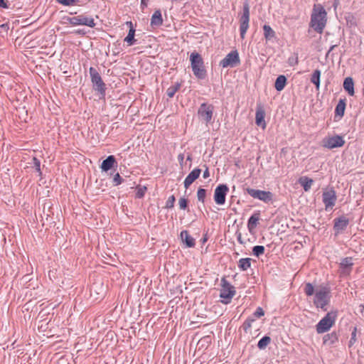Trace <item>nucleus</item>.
<instances>
[{
    "mask_svg": "<svg viewBox=\"0 0 364 364\" xmlns=\"http://www.w3.org/2000/svg\"><path fill=\"white\" fill-rule=\"evenodd\" d=\"M190 61L193 75L198 79L204 80L207 77V71L200 54L196 51L192 52L190 55Z\"/></svg>",
    "mask_w": 364,
    "mask_h": 364,
    "instance_id": "nucleus-2",
    "label": "nucleus"
},
{
    "mask_svg": "<svg viewBox=\"0 0 364 364\" xmlns=\"http://www.w3.org/2000/svg\"><path fill=\"white\" fill-rule=\"evenodd\" d=\"M265 248L262 245H256L252 247V254L259 257L264 253Z\"/></svg>",
    "mask_w": 364,
    "mask_h": 364,
    "instance_id": "nucleus-35",
    "label": "nucleus"
},
{
    "mask_svg": "<svg viewBox=\"0 0 364 364\" xmlns=\"http://www.w3.org/2000/svg\"><path fill=\"white\" fill-rule=\"evenodd\" d=\"M299 183L303 187L304 190L307 192L309 191L314 183V180L306 176L301 177L299 180Z\"/></svg>",
    "mask_w": 364,
    "mask_h": 364,
    "instance_id": "nucleus-27",
    "label": "nucleus"
},
{
    "mask_svg": "<svg viewBox=\"0 0 364 364\" xmlns=\"http://www.w3.org/2000/svg\"><path fill=\"white\" fill-rule=\"evenodd\" d=\"M338 341V335L336 331L326 334L323 337V344L328 346H332Z\"/></svg>",
    "mask_w": 364,
    "mask_h": 364,
    "instance_id": "nucleus-20",
    "label": "nucleus"
},
{
    "mask_svg": "<svg viewBox=\"0 0 364 364\" xmlns=\"http://www.w3.org/2000/svg\"><path fill=\"white\" fill-rule=\"evenodd\" d=\"M343 88L350 96L354 95V82L352 77H348L345 78L343 81Z\"/></svg>",
    "mask_w": 364,
    "mask_h": 364,
    "instance_id": "nucleus-24",
    "label": "nucleus"
},
{
    "mask_svg": "<svg viewBox=\"0 0 364 364\" xmlns=\"http://www.w3.org/2000/svg\"><path fill=\"white\" fill-rule=\"evenodd\" d=\"M287 77L283 75H280L277 77L275 80L274 87L278 92H280L284 90L287 85Z\"/></svg>",
    "mask_w": 364,
    "mask_h": 364,
    "instance_id": "nucleus-25",
    "label": "nucleus"
},
{
    "mask_svg": "<svg viewBox=\"0 0 364 364\" xmlns=\"http://www.w3.org/2000/svg\"><path fill=\"white\" fill-rule=\"evenodd\" d=\"M356 335H357V327H354L352 332H351V336L350 339L348 343V347L350 348L354 345V343L356 342Z\"/></svg>",
    "mask_w": 364,
    "mask_h": 364,
    "instance_id": "nucleus-39",
    "label": "nucleus"
},
{
    "mask_svg": "<svg viewBox=\"0 0 364 364\" xmlns=\"http://www.w3.org/2000/svg\"><path fill=\"white\" fill-rule=\"evenodd\" d=\"M236 235H237V240L238 242L241 245L245 244V242L243 241V240L242 238V234L240 232H237Z\"/></svg>",
    "mask_w": 364,
    "mask_h": 364,
    "instance_id": "nucleus-47",
    "label": "nucleus"
},
{
    "mask_svg": "<svg viewBox=\"0 0 364 364\" xmlns=\"http://www.w3.org/2000/svg\"><path fill=\"white\" fill-rule=\"evenodd\" d=\"M331 298V290L327 287H319L316 290L314 299V304L317 308L326 311V306L328 304Z\"/></svg>",
    "mask_w": 364,
    "mask_h": 364,
    "instance_id": "nucleus-3",
    "label": "nucleus"
},
{
    "mask_svg": "<svg viewBox=\"0 0 364 364\" xmlns=\"http://www.w3.org/2000/svg\"><path fill=\"white\" fill-rule=\"evenodd\" d=\"M181 239L187 247H193L196 245L195 239L190 235L188 230H182L180 234Z\"/></svg>",
    "mask_w": 364,
    "mask_h": 364,
    "instance_id": "nucleus-21",
    "label": "nucleus"
},
{
    "mask_svg": "<svg viewBox=\"0 0 364 364\" xmlns=\"http://www.w3.org/2000/svg\"><path fill=\"white\" fill-rule=\"evenodd\" d=\"M250 22V5L247 1L243 4L242 14L240 17V34L244 39L249 28Z\"/></svg>",
    "mask_w": 364,
    "mask_h": 364,
    "instance_id": "nucleus-8",
    "label": "nucleus"
},
{
    "mask_svg": "<svg viewBox=\"0 0 364 364\" xmlns=\"http://www.w3.org/2000/svg\"><path fill=\"white\" fill-rule=\"evenodd\" d=\"M349 224V220L345 215L336 218L333 220V230L335 235L343 232Z\"/></svg>",
    "mask_w": 364,
    "mask_h": 364,
    "instance_id": "nucleus-15",
    "label": "nucleus"
},
{
    "mask_svg": "<svg viewBox=\"0 0 364 364\" xmlns=\"http://www.w3.org/2000/svg\"><path fill=\"white\" fill-rule=\"evenodd\" d=\"M320 77H321V70L318 69L315 70L311 76V82L316 86V90L319 89L320 87Z\"/></svg>",
    "mask_w": 364,
    "mask_h": 364,
    "instance_id": "nucleus-28",
    "label": "nucleus"
},
{
    "mask_svg": "<svg viewBox=\"0 0 364 364\" xmlns=\"http://www.w3.org/2000/svg\"><path fill=\"white\" fill-rule=\"evenodd\" d=\"M346 100L340 99L335 109L336 116H339L342 117L344 115L345 109H346Z\"/></svg>",
    "mask_w": 364,
    "mask_h": 364,
    "instance_id": "nucleus-26",
    "label": "nucleus"
},
{
    "mask_svg": "<svg viewBox=\"0 0 364 364\" xmlns=\"http://www.w3.org/2000/svg\"><path fill=\"white\" fill-rule=\"evenodd\" d=\"M75 33L77 34H81V35H84L85 34V32L84 31V30L82 29H78L75 31Z\"/></svg>",
    "mask_w": 364,
    "mask_h": 364,
    "instance_id": "nucleus-52",
    "label": "nucleus"
},
{
    "mask_svg": "<svg viewBox=\"0 0 364 364\" xmlns=\"http://www.w3.org/2000/svg\"><path fill=\"white\" fill-rule=\"evenodd\" d=\"M235 294L236 291L235 287L227 279L223 278L221 280V289L220 290V297L222 299L221 302L225 304H230Z\"/></svg>",
    "mask_w": 364,
    "mask_h": 364,
    "instance_id": "nucleus-6",
    "label": "nucleus"
},
{
    "mask_svg": "<svg viewBox=\"0 0 364 364\" xmlns=\"http://www.w3.org/2000/svg\"><path fill=\"white\" fill-rule=\"evenodd\" d=\"M353 264L352 262L351 257H345L341 260V262L340 263V266L343 269L350 268L353 266Z\"/></svg>",
    "mask_w": 364,
    "mask_h": 364,
    "instance_id": "nucleus-37",
    "label": "nucleus"
},
{
    "mask_svg": "<svg viewBox=\"0 0 364 364\" xmlns=\"http://www.w3.org/2000/svg\"><path fill=\"white\" fill-rule=\"evenodd\" d=\"M176 201V198L173 195L168 197V200L166 203V208L171 209L174 207V203Z\"/></svg>",
    "mask_w": 364,
    "mask_h": 364,
    "instance_id": "nucleus-41",
    "label": "nucleus"
},
{
    "mask_svg": "<svg viewBox=\"0 0 364 364\" xmlns=\"http://www.w3.org/2000/svg\"><path fill=\"white\" fill-rule=\"evenodd\" d=\"M181 87V84L176 82L173 85L170 86L166 90V95L169 98L173 97L176 92H178Z\"/></svg>",
    "mask_w": 364,
    "mask_h": 364,
    "instance_id": "nucleus-30",
    "label": "nucleus"
},
{
    "mask_svg": "<svg viewBox=\"0 0 364 364\" xmlns=\"http://www.w3.org/2000/svg\"><path fill=\"white\" fill-rule=\"evenodd\" d=\"M264 311L262 309V308H261V307H257L256 311L254 313V315L257 318H259V317L264 316Z\"/></svg>",
    "mask_w": 364,
    "mask_h": 364,
    "instance_id": "nucleus-46",
    "label": "nucleus"
},
{
    "mask_svg": "<svg viewBox=\"0 0 364 364\" xmlns=\"http://www.w3.org/2000/svg\"><path fill=\"white\" fill-rule=\"evenodd\" d=\"M126 24L129 26V30L128 35L125 37L124 41L127 43L128 46H133L136 42L134 38L136 29L132 21H127Z\"/></svg>",
    "mask_w": 364,
    "mask_h": 364,
    "instance_id": "nucleus-18",
    "label": "nucleus"
},
{
    "mask_svg": "<svg viewBox=\"0 0 364 364\" xmlns=\"http://www.w3.org/2000/svg\"><path fill=\"white\" fill-rule=\"evenodd\" d=\"M255 321L253 318H248L243 323L242 327L245 332H247L252 327V323Z\"/></svg>",
    "mask_w": 364,
    "mask_h": 364,
    "instance_id": "nucleus-40",
    "label": "nucleus"
},
{
    "mask_svg": "<svg viewBox=\"0 0 364 364\" xmlns=\"http://www.w3.org/2000/svg\"><path fill=\"white\" fill-rule=\"evenodd\" d=\"M265 112L262 107H259L256 110L255 114V123L257 126L261 127L262 129H265L266 122L264 121Z\"/></svg>",
    "mask_w": 364,
    "mask_h": 364,
    "instance_id": "nucleus-23",
    "label": "nucleus"
},
{
    "mask_svg": "<svg viewBox=\"0 0 364 364\" xmlns=\"http://www.w3.org/2000/svg\"><path fill=\"white\" fill-rule=\"evenodd\" d=\"M246 193L254 198L259 199L264 203H268L272 199V193L270 191H265L258 189L247 188Z\"/></svg>",
    "mask_w": 364,
    "mask_h": 364,
    "instance_id": "nucleus-11",
    "label": "nucleus"
},
{
    "mask_svg": "<svg viewBox=\"0 0 364 364\" xmlns=\"http://www.w3.org/2000/svg\"><path fill=\"white\" fill-rule=\"evenodd\" d=\"M337 318V311L328 312L326 315L319 321L316 326V332L318 334L326 333L334 325Z\"/></svg>",
    "mask_w": 364,
    "mask_h": 364,
    "instance_id": "nucleus-5",
    "label": "nucleus"
},
{
    "mask_svg": "<svg viewBox=\"0 0 364 364\" xmlns=\"http://www.w3.org/2000/svg\"><path fill=\"white\" fill-rule=\"evenodd\" d=\"M287 63L290 66H294L298 64V55L297 54H294V55L290 56L288 58Z\"/></svg>",
    "mask_w": 364,
    "mask_h": 364,
    "instance_id": "nucleus-45",
    "label": "nucleus"
},
{
    "mask_svg": "<svg viewBox=\"0 0 364 364\" xmlns=\"http://www.w3.org/2000/svg\"><path fill=\"white\" fill-rule=\"evenodd\" d=\"M264 36L266 41H270L275 37V32L269 25L263 26Z\"/></svg>",
    "mask_w": 364,
    "mask_h": 364,
    "instance_id": "nucleus-29",
    "label": "nucleus"
},
{
    "mask_svg": "<svg viewBox=\"0 0 364 364\" xmlns=\"http://www.w3.org/2000/svg\"><path fill=\"white\" fill-rule=\"evenodd\" d=\"M117 164V161L113 155L108 156L101 164L100 168L102 171H108Z\"/></svg>",
    "mask_w": 364,
    "mask_h": 364,
    "instance_id": "nucleus-19",
    "label": "nucleus"
},
{
    "mask_svg": "<svg viewBox=\"0 0 364 364\" xmlns=\"http://www.w3.org/2000/svg\"><path fill=\"white\" fill-rule=\"evenodd\" d=\"M327 13L320 4L314 5L311 17V26L318 33H321L326 26Z\"/></svg>",
    "mask_w": 364,
    "mask_h": 364,
    "instance_id": "nucleus-1",
    "label": "nucleus"
},
{
    "mask_svg": "<svg viewBox=\"0 0 364 364\" xmlns=\"http://www.w3.org/2000/svg\"><path fill=\"white\" fill-rule=\"evenodd\" d=\"M229 191V188L226 184H219L215 189L214 200L218 205H224L226 200V196Z\"/></svg>",
    "mask_w": 364,
    "mask_h": 364,
    "instance_id": "nucleus-12",
    "label": "nucleus"
},
{
    "mask_svg": "<svg viewBox=\"0 0 364 364\" xmlns=\"http://www.w3.org/2000/svg\"><path fill=\"white\" fill-rule=\"evenodd\" d=\"M304 291L308 296L314 295L316 292L313 284L309 282L305 284Z\"/></svg>",
    "mask_w": 364,
    "mask_h": 364,
    "instance_id": "nucleus-34",
    "label": "nucleus"
},
{
    "mask_svg": "<svg viewBox=\"0 0 364 364\" xmlns=\"http://www.w3.org/2000/svg\"><path fill=\"white\" fill-rule=\"evenodd\" d=\"M124 181V179L121 177L119 173H117L113 178L112 184L114 186L120 185Z\"/></svg>",
    "mask_w": 364,
    "mask_h": 364,
    "instance_id": "nucleus-42",
    "label": "nucleus"
},
{
    "mask_svg": "<svg viewBox=\"0 0 364 364\" xmlns=\"http://www.w3.org/2000/svg\"><path fill=\"white\" fill-rule=\"evenodd\" d=\"M345 144L343 137L340 135L325 137L322 140V146L328 149L342 147Z\"/></svg>",
    "mask_w": 364,
    "mask_h": 364,
    "instance_id": "nucleus-10",
    "label": "nucleus"
},
{
    "mask_svg": "<svg viewBox=\"0 0 364 364\" xmlns=\"http://www.w3.org/2000/svg\"><path fill=\"white\" fill-rule=\"evenodd\" d=\"M146 191V186L137 187V191L136 192L135 197L136 198H143L144 196Z\"/></svg>",
    "mask_w": 364,
    "mask_h": 364,
    "instance_id": "nucleus-43",
    "label": "nucleus"
},
{
    "mask_svg": "<svg viewBox=\"0 0 364 364\" xmlns=\"http://www.w3.org/2000/svg\"><path fill=\"white\" fill-rule=\"evenodd\" d=\"M213 110L214 107L212 105L202 103L198 108V114L208 124L210 123L212 120Z\"/></svg>",
    "mask_w": 364,
    "mask_h": 364,
    "instance_id": "nucleus-13",
    "label": "nucleus"
},
{
    "mask_svg": "<svg viewBox=\"0 0 364 364\" xmlns=\"http://www.w3.org/2000/svg\"><path fill=\"white\" fill-rule=\"evenodd\" d=\"M209 176H210L209 169H208V167L206 166L205 170L203 171V178L206 179Z\"/></svg>",
    "mask_w": 364,
    "mask_h": 364,
    "instance_id": "nucleus-48",
    "label": "nucleus"
},
{
    "mask_svg": "<svg viewBox=\"0 0 364 364\" xmlns=\"http://www.w3.org/2000/svg\"><path fill=\"white\" fill-rule=\"evenodd\" d=\"M201 240L203 244L206 242V241L208 240L207 235H205Z\"/></svg>",
    "mask_w": 364,
    "mask_h": 364,
    "instance_id": "nucleus-53",
    "label": "nucleus"
},
{
    "mask_svg": "<svg viewBox=\"0 0 364 364\" xmlns=\"http://www.w3.org/2000/svg\"><path fill=\"white\" fill-rule=\"evenodd\" d=\"M178 160L180 161H183V154H179L178 155Z\"/></svg>",
    "mask_w": 364,
    "mask_h": 364,
    "instance_id": "nucleus-54",
    "label": "nucleus"
},
{
    "mask_svg": "<svg viewBox=\"0 0 364 364\" xmlns=\"http://www.w3.org/2000/svg\"><path fill=\"white\" fill-rule=\"evenodd\" d=\"M89 73L93 90L101 97H105L107 87L106 84L103 82L100 74L97 69L93 67H90L89 68Z\"/></svg>",
    "mask_w": 364,
    "mask_h": 364,
    "instance_id": "nucleus-4",
    "label": "nucleus"
},
{
    "mask_svg": "<svg viewBox=\"0 0 364 364\" xmlns=\"http://www.w3.org/2000/svg\"><path fill=\"white\" fill-rule=\"evenodd\" d=\"M67 23L73 26H87L90 28H94L96 26L95 19L92 16L80 14L76 16H65L63 18Z\"/></svg>",
    "mask_w": 364,
    "mask_h": 364,
    "instance_id": "nucleus-7",
    "label": "nucleus"
},
{
    "mask_svg": "<svg viewBox=\"0 0 364 364\" xmlns=\"http://www.w3.org/2000/svg\"><path fill=\"white\" fill-rule=\"evenodd\" d=\"M163 17L160 9H156L151 16L150 26L154 28H159L163 25Z\"/></svg>",
    "mask_w": 364,
    "mask_h": 364,
    "instance_id": "nucleus-17",
    "label": "nucleus"
},
{
    "mask_svg": "<svg viewBox=\"0 0 364 364\" xmlns=\"http://www.w3.org/2000/svg\"><path fill=\"white\" fill-rule=\"evenodd\" d=\"M240 60L238 52L232 50L230 52L223 60H220L219 65L223 68H235L240 65Z\"/></svg>",
    "mask_w": 364,
    "mask_h": 364,
    "instance_id": "nucleus-9",
    "label": "nucleus"
},
{
    "mask_svg": "<svg viewBox=\"0 0 364 364\" xmlns=\"http://www.w3.org/2000/svg\"><path fill=\"white\" fill-rule=\"evenodd\" d=\"M260 219L259 211L254 213L248 219L247 228L252 232L257 227L258 222Z\"/></svg>",
    "mask_w": 364,
    "mask_h": 364,
    "instance_id": "nucleus-22",
    "label": "nucleus"
},
{
    "mask_svg": "<svg viewBox=\"0 0 364 364\" xmlns=\"http://www.w3.org/2000/svg\"><path fill=\"white\" fill-rule=\"evenodd\" d=\"M191 156H188L187 157V160H191Z\"/></svg>",
    "mask_w": 364,
    "mask_h": 364,
    "instance_id": "nucleus-55",
    "label": "nucleus"
},
{
    "mask_svg": "<svg viewBox=\"0 0 364 364\" xmlns=\"http://www.w3.org/2000/svg\"><path fill=\"white\" fill-rule=\"evenodd\" d=\"M0 8L7 9L8 5L4 0H0Z\"/></svg>",
    "mask_w": 364,
    "mask_h": 364,
    "instance_id": "nucleus-50",
    "label": "nucleus"
},
{
    "mask_svg": "<svg viewBox=\"0 0 364 364\" xmlns=\"http://www.w3.org/2000/svg\"><path fill=\"white\" fill-rule=\"evenodd\" d=\"M75 14H76V12H75ZM70 14H71V15H73V14H74V13H73V12H70Z\"/></svg>",
    "mask_w": 364,
    "mask_h": 364,
    "instance_id": "nucleus-56",
    "label": "nucleus"
},
{
    "mask_svg": "<svg viewBox=\"0 0 364 364\" xmlns=\"http://www.w3.org/2000/svg\"><path fill=\"white\" fill-rule=\"evenodd\" d=\"M323 203L325 205V209L327 210L328 208H332L336 202L337 197L336 191L333 188L325 191L322 195Z\"/></svg>",
    "mask_w": 364,
    "mask_h": 364,
    "instance_id": "nucleus-14",
    "label": "nucleus"
},
{
    "mask_svg": "<svg viewBox=\"0 0 364 364\" xmlns=\"http://www.w3.org/2000/svg\"><path fill=\"white\" fill-rule=\"evenodd\" d=\"M57 3L65 6H81L82 5V1L80 0H55Z\"/></svg>",
    "mask_w": 364,
    "mask_h": 364,
    "instance_id": "nucleus-32",
    "label": "nucleus"
},
{
    "mask_svg": "<svg viewBox=\"0 0 364 364\" xmlns=\"http://www.w3.org/2000/svg\"><path fill=\"white\" fill-rule=\"evenodd\" d=\"M201 169L196 168L186 176L184 180V187L187 189L200 176Z\"/></svg>",
    "mask_w": 364,
    "mask_h": 364,
    "instance_id": "nucleus-16",
    "label": "nucleus"
},
{
    "mask_svg": "<svg viewBox=\"0 0 364 364\" xmlns=\"http://www.w3.org/2000/svg\"><path fill=\"white\" fill-rule=\"evenodd\" d=\"M251 266V259L250 258H241L238 262V267L242 271H246Z\"/></svg>",
    "mask_w": 364,
    "mask_h": 364,
    "instance_id": "nucleus-31",
    "label": "nucleus"
},
{
    "mask_svg": "<svg viewBox=\"0 0 364 364\" xmlns=\"http://www.w3.org/2000/svg\"><path fill=\"white\" fill-rule=\"evenodd\" d=\"M363 95H364V88H363Z\"/></svg>",
    "mask_w": 364,
    "mask_h": 364,
    "instance_id": "nucleus-57",
    "label": "nucleus"
},
{
    "mask_svg": "<svg viewBox=\"0 0 364 364\" xmlns=\"http://www.w3.org/2000/svg\"><path fill=\"white\" fill-rule=\"evenodd\" d=\"M188 200L187 198L182 197L178 200L179 208L181 210H186L188 208Z\"/></svg>",
    "mask_w": 364,
    "mask_h": 364,
    "instance_id": "nucleus-44",
    "label": "nucleus"
},
{
    "mask_svg": "<svg viewBox=\"0 0 364 364\" xmlns=\"http://www.w3.org/2000/svg\"><path fill=\"white\" fill-rule=\"evenodd\" d=\"M148 6V0H141V9L144 10Z\"/></svg>",
    "mask_w": 364,
    "mask_h": 364,
    "instance_id": "nucleus-49",
    "label": "nucleus"
},
{
    "mask_svg": "<svg viewBox=\"0 0 364 364\" xmlns=\"http://www.w3.org/2000/svg\"><path fill=\"white\" fill-rule=\"evenodd\" d=\"M337 46H338L337 44L331 46L326 53V57H328V55L330 54V53Z\"/></svg>",
    "mask_w": 364,
    "mask_h": 364,
    "instance_id": "nucleus-51",
    "label": "nucleus"
},
{
    "mask_svg": "<svg viewBox=\"0 0 364 364\" xmlns=\"http://www.w3.org/2000/svg\"><path fill=\"white\" fill-rule=\"evenodd\" d=\"M207 191L203 188H199L197 191L198 200L204 203L206 197Z\"/></svg>",
    "mask_w": 364,
    "mask_h": 364,
    "instance_id": "nucleus-36",
    "label": "nucleus"
},
{
    "mask_svg": "<svg viewBox=\"0 0 364 364\" xmlns=\"http://www.w3.org/2000/svg\"><path fill=\"white\" fill-rule=\"evenodd\" d=\"M271 343V338L267 336H263L257 343L259 349H264Z\"/></svg>",
    "mask_w": 364,
    "mask_h": 364,
    "instance_id": "nucleus-33",
    "label": "nucleus"
},
{
    "mask_svg": "<svg viewBox=\"0 0 364 364\" xmlns=\"http://www.w3.org/2000/svg\"><path fill=\"white\" fill-rule=\"evenodd\" d=\"M36 171L38 173V176H41L42 172L41 170V161L36 157H33L32 164Z\"/></svg>",
    "mask_w": 364,
    "mask_h": 364,
    "instance_id": "nucleus-38",
    "label": "nucleus"
}]
</instances>
